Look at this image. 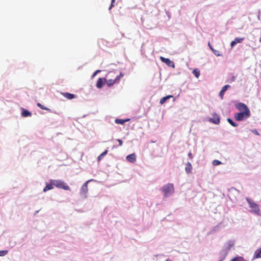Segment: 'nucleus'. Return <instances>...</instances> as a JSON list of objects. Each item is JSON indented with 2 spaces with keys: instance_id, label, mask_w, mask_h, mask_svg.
Masks as SVG:
<instances>
[{
  "instance_id": "f257e3e1",
  "label": "nucleus",
  "mask_w": 261,
  "mask_h": 261,
  "mask_svg": "<svg viewBox=\"0 0 261 261\" xmlns=\"http://www.w3.org/2000/svg\"><path fill=\"white\" fill-rule=\"evenodd\" d=\"M236 108L240 111L234 114V118L236 121H243L248 118L250 115V111L245 103L240 102L236 105Z\"/></svg>"
},
{
  "instance_id": "f03ea898",
  "label": "nucleus",
  "mask_w": 261,
  "mask_h": 261,
  "mask_svg": "<svg viewBox=\"0 0 261 261\" xmlns=\"http://www.w3.org/2000/svg\"><path fill=\"white\" fill-rule=\"evenodd\" d=\"M162 191L164 193L165 196H168L174 192V189L173 185L172 184H168L165 185L162 187Z\"/></svg>"
},
{
  "instance_id": "7ed1b4c3",
  "label": "nucleus",
  "mask_w": 261,
  "mask_h": 261,
  "mask_svg": "<svg viewBox=\"0 0 261 261\" xmlns=\"http://www.w3.org/2000/svg\"><path fill=\"white\" fill-rule=\"evenodd\" d=\"M53 184L54 186L58 188L62 189L65 190H70L69 187L66 184L61 180L53 179Z\"/></svg>"
},
{
  "instance_id": "20e7f679",
  "label": "nucleus",
  "mask_w": 261,
  "mask_h": 261,
  "mask_svg": "<svg viewBox=\"0 0 261 261\" xmlns=\"http://www.w3.org/2000/svg\"><path fill=\"white\" fill-rule=\"evenodd\" d=\"M124 76V74L120 72V74L117 75L115 79H110V80H107L106 79V84L109 87L112 86L115 84L118 83L120 81V79Z\"/></svg>"
},
{
  "instance_id": "39448f33",
  "label": "nucleus",
  "mask_w": 261,
  "mask_h": 261,
  "mask_svg": "<svg viewBox=\"0 0 261 261\" xmlns=\"http://www.w3.org/2000/svg\"><path fill=\"white\" fill-rule=\"evenodd\" d=\"M90 180L87 181L81 187V190H80V195L81 196L84 198H85L87 197V193L88 191V183L89 182Z\"/></svg>"
},
{
  "instance_id": "423d86ee",
  "label": "nucleus",
  "mask_w": 261,
  "mask_h": 261,
  "mask_svg": "<svg viewBox=\"0 0 261 261\" xmlns=\"http://www.w3.org/2000/svg\"><path fill=\"white\" fill-rule=\"evenodd\" d=\"M160 60L162 62L165 63L169 67L174 68L175 67L174 63L173 61H171L169 59L165 58L163 57H160Z\"/></svg>"
},
{
  "instance_id": "0eeeda50",
  "label": "nucleus",
  "mask_w": 261,
  "mask_h": 261,
  "mask_svg": "<svg viewBox=\"0 0 261 261\" xmlns=\"http://www.w3.org/2000/svg\"><path fill=\"white\" fill-rule=\"evenodd\" d=\"M106 79L99 78L96 83V87L97 88L100 89L102 87L103 85L106 83Z\"/></svg>"
},
{
  "instance_id": "6e6552de",
  "label": "nucleus",
  "mask_w": 261,
  "mask_h": 261,
  "mask_svg": "<svg viewBox=\"0 0 261 261\" xmlns=\"http://www.w3.org/2000/svg\"><path fill=\"white\" fill-rule=\"evenodd\" d=\"M250 206L252 209V211L256 214H259L260 210L257 204L252 202L250 203Z\"/></svg>"
},
{
  "instance_id": "1a4fd4ad",
  "label": "nucleus",
  "mask_w": 261,
  "mask_h": 261,
  "mask_svg": "<svg viewBox=\"0 0 261 261\" xmlns=\"http://www.w3.org/2000/svg\"><path fill=\"white\" fill-rule=\"evenodd\" d=\"M54 184H53V179L50 180V183L46 184V186L43 189V192H45L48 190H51L54 188Z\"/></svg>"
},
{
  "instance_id": "9d476101",
  "label": "nucleus",
  "mask_w": 261,
  "mask_h": 261,
  "mask_svg": "<svg viewBox=\"0 0 261 261\" xmlns=\"http://www.w3.org/2000/svg\"><path fill=\"white\" fill-rule=\"evenodd\" d=\"M126 158L127 161L130 163H133L135 162L136 161V156L135 153L128 155Z\"/></svg>"
},
{
  "instance_id": "9b49d317",
  "label": "nucleus",
  "mask_w": 261,
  "mask_h": 261,
  "mask_svg": "<svg viewBox=\"0 0 261 261\" xmlns=\"http://www.w3.org/2000/svg\"><path fill=\"white\" fill-rule=\"evenodd\" d=\"M210 121L215 124H218L220 122V118L218 115L216 114H213V118H211Z\"/></svg>"
},
{
  "instance_id": "f8f14e48",
  "label": "nucleus",
  "mask_w": 261,
  "mask_h": 261,
  "mask_svg": "<svg viewBox=\"0 0 261 261\" xmlns=\"http://www.w3.org/2000/svg\"><path fill=\"white\" fill-rule=\"evenodd\" d=\"M230 87V86L228 85L224 86L219 92V96H220L221 98L222 99L223 98L224 94L226 91Z\"/></svg>"
},
{
  "instance_id": "ddd939ff",
  "label": "nucleus",
  "mask_w": 261,
  "mask_h": 261,
  "mask_svg": "<svg viewBox=\"0 0 261 261\" xmlns=\"http://www.w3.org/2000/svg\"><path fill=\"white\" fill-rule=\"evenodd\" d=\"M62 95L68 99H72L75 97V95L73 94L69 93L68 92L62 93Z\"/></svg>"
},
{
  "instance_id": "4468645a",
  "label": "nucleus",
  "mask_w": 261,
  "mask_h": 261,
  "mask_svg": "<svg viewBox=\"0 0 261 261\" xmlns=\"http://www.w3.org/2000/svg\"><path fill=\"white\" fill-rule=\"evenodd\" d=\"M261 258V248L256 249L253 255V258L256 259Z\"/></svg>"
},
{
  "instance_id": "2eb2a0df",
  "label": "nucleus",
  "mask_w": 261,
  "mask_h": 261,
  "mask_svg": "<svg viewBox=\"0 0 261 261\" xmlns=\"http://www.w3.org/2000/svg\"><path fill=\"white\" fill-rule=\"evenodd\" d=\"M192 167L190 163L188 162L187 163L185 170L187 173H190L192 172Z\"/></svg>"
},
{
  "instance_id": "dca6fc26",
  "label": "nucleus",
  "mask_w": 261,
  "mask_h": 261,
  "mask_svg": "<svg viewBox=\"0 0 261 261\" xmlns=\"http://www.w3.org/2000/svg\"><path fill=\"white\" fill-rule=\"evenodd\" d=\"M173 96L171 95H167L166 96H165L163 98H162L160 100V103L161 105H163L164 104L167 99L171 98V97H173Z\"/></svg>"
},
{
  "instance_id": "f3484780",
  "label": "nucleus",
  "mask_w": 261,
  "mask_h": 261,
  "mask_svg": "<svg viewBox=\"0 0 261 261\" xmlns=\"http://www.w3.org/2000/svg\"><path fill=\"white\" fill-rule=\"evenodd\" d=\"M31 115H32L31 113L26 110H24L21 113V115L24 117L31 116Z\"/></svg>"
},
{
  "instance_id": "a211bd4d",
  "label": "nucleus",
  "mask_w": 261,
  "mask_h": 261,
  "mask_svg": "<svg viewBox=\"0 0 261 261\" xmlns=\"http://www.w3.org/2000/svg\"><path fill=\"white\" fill-rule=\"evenodd\" d=\"M234 245V242L232 241H228L226 244V248L227 250L230 249Z\"/></svg>"
},
{
  "instance_id": "6ab92c4d",
  "label": "nucleus",
  "mask_w": 261,
  "mask_h": 261,
  "mask_svg": "<svg viewBox=\"0 0 261 261\" xmlns=\"http://www.w3.org/2000/svg\"><path fill=\"white\" fill-rule=\"evenodd\" d=\"M129 120V119H116L115 120V123H117V124H123L124 122H127Z\"/></svg>"
},
{
  "instance_id": "aec40b11",
  "label": "nucleus",
  "mask_w": 261,
  "mask_h": 261,
  "mask_svg": "<svg viewBox=\"0 0 261 261\" xmlns=\"http://www.w3.org/2000/svg\"><path fill=\"white\" fill-rule=\"evenodd\" d=\"M108 152V150H106L104 152L101 153L98 157V161H99L101 159L103 158L105 155H106Z\"/></svg>"
},
{
  "instance_id": "412c9836",
  "label": "nucleus",
  "mask_w": 261,
  "mask_h": 261,
  "mask_svg": "<svg viewBox=\"0 0 261 261\" xmlns=\"http://www.w3.org/2000/svg\"><path fill=\"white\" fill-rule=\"evenodd\" d=\"M193 73L197 78H198L200 74V71L198 69H194L193 71Z\"/></svg>"
},
{
  "instance_id": "4be33fe9",
  "label": "nucleus",
  "mask_w": 261,
  "mask_h": 261,
  "mask_svg": "<svg viewBox=\"0 0 261 261\" xmlns=\"http://www.w3.org/2000/svg\"><path fill=\"white\" fill-rule=\"evenodd\" d=\"M37 105L38 107H39L42 110H46L48 111H50V109L45 107L44 106L41 105L40 103H38Z\"/></svg>"
},
{
  "instance_id": "5701e85b",
  "label": "nucleus",
  "mask_w": 261,
  "mask_h": 261,
  "mask_svg": "<svg viewBox=\"0 0 261 261\" xmlns=\"http://www.w3.org/2000/svg\"><path fill=\"white\" fill-rule=\"evenodd\" d=\"M231 261H246L244 258L241 256H238L232 258Z\"/></svg>"
},
{
  "instance_id": "b1692460",
  "label": "nucleus",
  "mask_w": 261,
  "mask_h": 261,
  "mask_svg": "<svg viewBox=\"0 0 261 261\" xmlns=\"http://www.w3.org/2000/svg\"><path fill=\"white\" fill-rule=\"evenodd\" d=\"M243 38H236L234 39V41L237 43H241L244 40Z\"/></svg>"
},
{
  "instance_id": "393cba45",
  "label": "nucleus",
  "mask_w": 261,
  "mask_h": 261,
  "mask_svg": "<svg viewBox=\"0 0 261 261\" xmlns=\"http://www.w3.org/2000/svg\"><path fill=\"white\" fill-rule=\"evenodd\" d=\"M221 164V162L218 160H215L213 162V165L214 166H218Z\"/></svg>"
},
{
  "instance_id": "a878e982",
  "label": "nucleus",
  "mask_w": 261,
  "mask_h": 261,
  "mask_svg": "<svg viewBox=\"0 0 261 261\" xmlns=\"http://www.w3.org/2000/svg\"><path fill=\"white\" fill-rule=\"evenodd\" d=\"M8 253V251L7 250H2V251H0V256H5Z\"/></svg>"
},
{
  "instance_id": "bb28decb",
  "label": "nucleus",
  "mask_w": 261,
  "mask_h": 261,
  "mask_svg": "<svg viewBox=\"0 0 261 261\" xmlns=\"http://www.w3.org/2000/svg\"><path fill=\"white\" fill-rule=\"evenodd\" d=\"M115 2V0H112L111 1V5L109 8V10H111L112 9V7H113L114 6V3Z\"/></svg>"
},
{
  "instance_id": "cd10ccee",
  "label": "nucleus",
  "mask_w": 261,
  "mask_h": 261,
  "mask_svg": "<svg viewBox=\"0 0 261 261\" xmlns=\"http://www.w3.org/2000/svg\"><path fill=\"white\" fill-rule=\"evenodd\" d=\"M100 72V70H96L93 74L92 76L94 77L98 73H99Z\"/></svg>"
},
{
  "instance_id": "c85d7f7f",
  "label": "nucleus",
  "mask_w": 261,
  "mask_h": 261,
  "mask_svg": "<svg viewBox=\"0 0 261 261\" xmlns=\"http://www.w3.org/2000/svg\"><path fill=\"white\" fill-rule=\"evenodd\" d=\"M237 44V43L234 41V40H233L232 41H231V43H230V45L232 47L233 46H234L236 44Z\"/></svg>"
},
{
  "instance_id": "c756f323",
  "label": "nucleus",
  "mask_w": 261,
  "mask_h": 261,
  "mask_svg": "<svg viewBox=\"0 0 261 261\" xmlns=\"http://www.w3.org/2000/svg\"><path fill=\"white\" fill-rule=\"evenodd\" d=\"M237 44V43L234 41V40H233L232 41H231V43H230V45L232 47L233 46H234L236 44Z\"/></svg>"
},
{
  "instance_id": "7c9ffc66",
  "label": "nucleus",
  "mask_w": 261,
  "mask_h": 261,
  "mask_svg": "<svg viewBox=\"0 0 261 261\" xmlns=\"http://www.w3.org/2000/svg\"><path fill=\"white\" fill-rule=\"evenodd\" d=\"M117 141L119 143V145L121 146L122 145V141L120 139H117Z\"/></svg>"
},
{
  "instance_id": "2f4dec72",
  "label": "nucleus",
  "mask_w": 261,
  "mask_h": 261,
  "mask_svg": "<svg viewBox=\"0 0 261 261\" xmlns=\"http://www.w3.org/2000/svg\"><path fill=\"white\" fill-rule=\"evenodd\" d=\"M227 121L231 125V124L233 122V121H232V119H231L230 118H228L227 119Z\"/></svg>"
},
{
  "instance_id": "473e14b6",
  "label": "nucleus",
  "mask_w": 261,
  "mask_h": 261,
  "mask_svg": "<svg viewBox=\"0 0 261 261\" xmlns=\"http://www.w3.org/2000/svg\"><path fill=\"white\" fill-rule=\"evenodd\" d=\"M252 133H253L254 134L256 135H259V133L256 129H254L252 130Z\"/></svg>"
},
{
  "instance_id": "72a5a7b5",
  "label": "nucleus",
  "mask_w": 261,
  "mask_h": 261,
  "mask_svg": "<svg viewBox=\"0 0 261 261\" xmlns=\"http://www.w3.org/2000/svg\"><path fill=\"white\" fill-rule=\"evenodd\" d=\"M231 125H232V126H234V127H236V126H238V124H237L236 123H235V122H233L231 124Z\"/></svg>"
},
{
  "instance_id": "f704fd0d",
  "label": "nucleus",
  "mask_w": 261,
  "mask_h": 261,
  "mask_svg": "<svg viewBox=\"0 0 261 261\" xmlns=\"http://www.w3.org/2000/svg\"><path fill=\"white\" fill-rule=\"evenodd\" d=\"M208 45L209 47H210V48H211V49L213 51H215V50H214V49L213 48V47H212V46L211 45V44H210V43H208Z\"/></svg>"
},
{
  "instance_id": "c9c22d12",
  "label": "nucleus",
  "mask_w": 261,
  "mask_h": 261,
  "mask_svg": "<svg viewBox=\"0 0 261 261\" xmlns=\"http://www.w3.org/2000/svg\"><path fill=\"white\" fill-rule=\"evenodd\" d=\"M235 79H236V77L234 76H233L232 77H231V81H235Z\"/></svg>"
},
{
  "instance_id": "e433bc0d",
  "label": "nucleus",
  "mask_w": 261,
  "mask_h": 261,
  "mask_svg": "<svg viewBox=\"0 0 261 261\" xmlns=\"http://www.w3.org/2000/svg\"><path fill=\"white\" fill-rule=\"evenodd\" d=\"M166 261H172L171 260L169 259H167Z\"/></svg>"
},
{
  "instance_id": "4c0bfd02",
  "label": "nucleus",
  "mask_w": 261,
  "mask_h": 261,
  "mask_svg": "<svg viewBox=\"0 0 261 261\" xmlns=\"http://www.w3.org/2000/svg\"><path fill=\"white\" fill-rule=\"evenodd\" d=\"M220 261H222V260H220Z\"/></svg>"
}]
</instances>
